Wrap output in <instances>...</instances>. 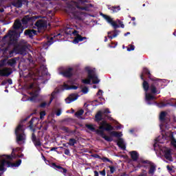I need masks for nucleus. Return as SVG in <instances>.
<instances>
[{
	"label": "nucleus",
	"instance_id": "obj_1",
	"mask_svg": "<svg viewBox=\"0 0 176 176\" xmlns=\"http://www.w3.org/2000/svg\"><path fill=\"white\" fill-rule=\"evenodd\" d=\"M37 19H42V16L25 15L21 19V21L16 19L12 26L14 30H9L8 34L3 38V41L8 38V41H10L8 44L13 45V43L17 42V40L20 38V35L23 34L24 31V26L23 25H25V27H32Z\"/></svg>",
	"mask_w": 176,
	"mask_h": 176
},
{
	"label": "nucleus",
	"instance_id": "obj_2",
	"mask_svg": "<svg viewBox=\"0 0 176 176\" xmlns=\"http://www.w3.org/2000/svg\"><path fill=\"white\" fill-rule=\"evenodd\" d=\"M85 127L91 131H96L98 135H100V137L105 140V141H107V142H112V141H113V139L111 137L107 136L104 133V130L105 131H112L113 130V126H112V125L108 123L105 120H103L100 123L99 129L96 130V128L93 124H86Z\"/></svg>",
	"mask_w": 176,
	"mask_h": 176
},
{
	"label": "nucleus",
	"instance_id": "obj_3",
	"mask_svg": "<svg viewBox=\"0 0 176 176\" xmlns=\"http://www.w3.org/2000/svg\"><path fill=\"white\" fill-rule=\"evenodd\" d=\"M85 71L87 72V78L82 80V82L84 83V85H90V83H91V80L94 85L100 83V80H98V77L97 75H96L94 70L90 69L89 67H85Z\"/></svg>",
	"mask_w": 176,
	"mask_h": 176
},
{
	"label": "nucleus",
	"instance_id": "obj_4",
	"mask_svg": "<svg viewBox=\"0 0 176 176\" xmlns=\"http://www.w3.org/2000/svg\"><path fill=\"white\" fill-rule=\"evenodd\" d=\"M15 135L16 144L21 145L25 142V133H24V129H23V125L19 124L15 129Z\"/></svg>",
	"mask_w": 176,
	"mask_h": 176
},
{
	"label": "nucleus",
	"instance_id": "obj_5",
	"mask_svg": "<svg viewBox=\"0 0 176 176\" xmlns=\"http://www.w3.org/2000/svg\"><path fill=\"white\" fill-rule=\"evenodd\" d=\"M160 85H162V80L160 81H154L148 84V90L151 94H160Z\"/></svg>",
	"mask_w": 176,
	"mask_h": 176
},
{
	"label": "nucleus",
	"instance_id": "obj_6",
	"mask_svg": "<svg viewBox=\"0 0 176 176\" xmlns=\"http://www.w3.org/2000/svg\"><path fill=\"white\" fill-rule=\"evenodd\" d=\"M149 74H151V72L149 71V69L146 67H144L143 71H142V72L140 75V79L142 80H143L142 87H143V89L145 91H149V82H148V81L145 80V78H144V75L148 76Z\"/></svg>",
	"mask_w": 176,
	"mask_h": 176
},
{
	"label": "nucleus",
	"instance_id": "obj_7",
	"mask_svg": "<svg viewBox=\"0 0 176 176\" xmlns=\"http://www.w3.org/2000/svg\"><path fill=\"white\" fill-rule=\"evenodd\" d=\"M111 135L119 138L117 142L118 146H119V148H121L122 151H126V146L124 145V142L123 141V139L120 138V137H122V133L117 131H111Z\"/></svg>",
	"mask_w": 176,
	"mask_h": 176
},
{
	"label": "nucleus",
	"instance_id": "obj_8",
	"mask_svg": "<svg viewBox=\"0 0 176 176\" xmlns=\"http://www.w3.org/2000/svg\"><path fill=\"white\" fill-rule=\"evenodd\" d=\"M34 25L36 27L38 32H41V30H46L47 28V21L45 19H36V21H34Z\"/></svg>",
	"mask_w": 176,
	"mask_h": 176
},
{
	"label": "nucleus",
	"instance_id": "obj_9",
	"mask_svg": "<svg viewBox=\"0 0 176 176\" xmlns=\"http://www.w3.org/2000/svg\"><path fill=\"white\" fill-rule=\"evenodd\" d=\"M7 165V167H19L21 164V160H18L15 163L6 161L3 160L0 162V166L5 167V165Z\"/></svg>",
	"mask_w": 176,
	"mask_h": 176
},
{
	"label": "nucleus",
	"instance_id": "obj_10",
	"mask_svg": "<svg viewBox=\"0 0 176 176\" xmlns=\"http://www.w3.org/2000/svg\"><path fill=\"white\" fill-rule=\"evenodd\" d=\"M100 16H102V17H103V19H104L107 23L111 24L112 27H113L114 30H116V28H119V27H120L116 22L113 21V19H112L111 16L103 13H100Z\"/></svg>",
	"mask_w": 176,
	"mask_h": 176
},
{
	"label": "nucleus",
	"instance_id": "obj_11",
	"mask_svg": "<svg viewBox=\"0 0 176 176\" xmlns=\"http://www.w3.org/2000/svg\"><path fill=\"white\" fill-rule=\"evenodd\" d=\"M38 32H39L34 29H28L25 30L24 35L25 36L30 38V39H34V36L38 35Z\"/></svg>",
	"mask_w": 176,
	"mask_h": 176
},
{
	"label": "nucleus",
	"instance_id": "obj_12",
	"mask_svg": "<svg viewBox=\"0 0 176 176\" xmlns=\"http://www.w3.org/2000/svg\"><path fill=\"white\" fill-rule=\"evenodd\" d=\"M160 120L162 123H168L170 122V118L167 117V112L162 111L160 114Z\"/></svg>",
	"mask_w": 176,
	"mask_h": 176
},
{
	"label": "nucleus",
	"instance_id": "obj_13",
	"mask_svg": "<svg viewBox=\"0 0 176 176\" xmlns=\"http://www.w3.org/2000/svg\"><path fill=\"white\" fill-rule=\"evenodd\" d=\"M164 156L166 160L169 162H173L174 160L173 159V155L171 153V149L168 148L164 151Z\"/></svg>",
	"mask_w": 176,
	"mask_h": 176
},
{
	"label": "nucleus",
	"instance_id": "obj_14",
	"mask_svg": "<svg viewBox=\"0 0 176 176\" xmlns=\"http://www.w3.org/2000/svg\"><path fill=\"white\" fill-rule=\"evenodd\" d=\"M72 71H74V69L72 67H69L64 72H60V74L64 76V78H71L73 75Z\"/></svg>",
	"mask_w": 176,
	"mask_h": 176
},
{
	"label": "nucleus",
	"instance_id": "obj_15",
	"mask_svg": "<svg viewBox=\"0 0 176 176\" xmlns=\"http://www.w3.org/2000/svg\"><path fill=\"white\" fill-rule=\"evenodd\" d=\"M87 39V37L86 36H82L80 34H76V36L74 37V39L73 41V43L75 45L79 43V42H82V41H86Z\"/></svg>",
	"mask_w": 176,
	"mask_h": 176
},
{
	"label": "nucleus",
	"instance_id": "obj_16",
	"mask_svg": "<svg viewBox=\"0 0 176 176\" xmlns=\"http://www.w3.org/2000/svg\"><path fill=\"white\" fill-rule=\"evenodd\" d=\"M10 75H12V71H10V69L6 67L0 69V76H10Z\"/></svg>",
	"mask_w": 176,
	"mask_h": 176
},
{
	"label": "nucleus",
	"instance_id": "obj_17",
	"mask_svg": "<svg viewBox=\"0 0 176 176\" xmlns=\"http://www.w3.org/2000/svg\"><path fill=\"white\" fill-rule=\"evenodd\" d=\"M25 1L23 0H12L11 4L12 6H14V8H20L23 6V3H24Z\"/></svg>",
	"mask_w": 176,
	"mask_h": 176
},
{
	"label": "nucleus",
	"instance_id": "obj_18",
	"mask_svg": "<svg viewBox=\"0 0 176 176\" xmlns=\"http://www.w3.org/2000/svg\"><path fill=\"white\" fill-rule=\"evenodd\" d=\"M146 101L148 105H151V101H153V100H156V97L155 96L152 95V94H148V91H146Z\"/></svg>",
	"mask_w": 176,
	"mask_h": 176
},
{
	"label": "nucleus",
	"instance_id": "obj_19",
	"mask_svg": "<svg viewBox=\"0 0 176 176\" xmlns=\"http://www.w3.org/2000/svg\"><path fill=\"white\" fill-rule=\"evenodd\" d=\"M78 94H72L69 95V96L66 99L67 104H71V102H73V101H76V100H78Z\"/></svg>",
	"mask_w": 176,
	"mask_h": 176
},
{
	"label": "nucleus",
	"instance_id": "obj_20",
	"mask_svg": "<svg viewBox=\"0 0 176 176\" xmlns=\"http://www.w3.org/2000/svg\"><path fill=\"white\" fill-rule=\"evenodd\" d=\"M119 32H120V31L116 29L113 32H108V38H109V39H113V38H116V36L119 35Z\"/></svg>",
	"mask_w": 176,
	"mask_h": 176
},
{
	"label": "nucleus",
	"instance_id": "obj_21",
	"mask_svg": "<svg viewBox=\"0 0 176 176\" xmlns=\"http://www.w3.org/2000/svg\"><path fill=\"white\" fill-rule=\"evenodd\" d=\"M101 120H104V118H102V112L99 111L95 116V122L99 123V122H101Z\"/></svg>",
	"mask_w": 176,
	"mask_h": 176
},
{
	"label": "nucleus",
	"instance_id": "obj_22",
	"mask_svg": "<svg viewBox=\"0 0 176 176\" xmlns=\"http://www.w3.org/2000/svg\"><path fill=\"white\" fill-rule=\"evenodd\" d=\"M17 60H19V58L16 57L9 59L7 62V64L10 65V67H15L17 64Z\"/></svg>",
	"mask_w": 176,
	"mask_h": 176
},
{
	"label": "nucleus",
	"instance_id": "obj_23",
	"mask_svg": "<svg viewBox=\"0 0 176 176\" xmlns=\"http://www.w3.org/2000/svg\"><path fill=\"white\" fill-rule=\"evenodd\" d=\"M28 47H27V45H23L19 46L17 49H18V53L19 54H25V52H27V49Z\"/></svg>",
	"mask_w": 176,
	"mask_h": 176
},
{
	"label": "nucleus",
	"instance_id": "obj_24",
	"mask_svg": "<svg viewBox=\"0 0 176 176\" xmlns=\"http://www.w3.org/2000/svg\"><path fill=\"white\" fill-rule=\"evenodd\" d=\"M30 96H32L30 97V101H32V102H36V98H38V96H39V94H38V91L31 92Z\"/></svg>",
	"mask_w": 176,
	"mask_h": 176
},
{
	"label": "nucleus",
	"instance_id": "obj_25",
	"mask_svg": "<svg viewBox=\"0 0 176 176\" xmlns=\"http://www.w3.org/2000/svg\"><path fill=\"white\" fill-rule=\"evenodd\" d=\"M131 157L133 162H137L138 160V157H140V155L135 151H133L131 152Z\"/></svg>",
	"mask_w": 176,
	"mask_h": 176
},
{
	"label": "nucleus",
	"instance_id": "obj_26",
	"mask_svg": "<svg viewBox=\"0 0 176 176\" xmlns=\"http://www.w3.org/2000/svg\"><path fill=\"white\" fill-rule=\"evenodd\" d=\"M52 167L54 168L55 170H63V174H67V168H63V166L60 165H56V163H52Z\"/></svg>",
	"mask_w": 176,
	"mask_h": 176
},
{
	"label": "nucleus",
	"instance_id": "obj_27",
	"mask_svg": "<svg viewBox=\"0 0 176 176\" xmlns=\"http://www.w3.org/2000/svg\"><path fill=\"white\" fill-rule=\"evenodd\" d=\"M109 10H111V13H118L119 10H120V6H112V7H108Z\"/></svg>",
	"mask_w": 176,
	"mask_h": 176
},
{
	"label": "nucleus",
	"instance_id": "obj_28",
	"mask_svg": "<svg viewBox=\"0 0 176 176\" xmlns=\"http://www.w3.org/2000/svg\"><path fill=\"white\" fill-rule=\"evenodd\" d=\"M64 87L66 90H77L78 89V86L76 85H68L67 84L64 85Z\"/></svg>",
	"mask_w": 176,
	"mask_h": 176
},
{
	"label": "nucleus",
	"instance_id": "obj_29",
	"mask_svg": "<svg viewBox=\"0 0 176 176\" xmlns=\"http://www.w3.org/2000/svg\"><path fill=\"white\" fill-rule=\"evenodd\" d=\"M155 171H156V166H155L153 163L150 166V168L148 170V174H152V175H153V174H155Z\"/></svg>",
	"mask_w": 176,
	"mask_h": 176
},
{
	"label": "nucleus",
	"instance_id": "obj_30",
	"mask_svg": "<svg viewBox=\"0 0 176 176\" xmlns=\"http://www.w3.org/2000/svg\"><path fill=\"white\" fill-rule=\"evenodd\" d=\"M148 79H150L151 80V82H158L160 80H161L159 78H155V76H153L151 73H149V74L147 76Z\"/></svg>",
	"mask_w": 176,
	"mask_h": 176
},
{
	"label": "nucleus",
	"instance_id": "obj_31",
	"mask_svg": "<svg viewBox=\"0 0 176 176\" xmlns=\"http://www.w3.org/2000/svg\"><path fill=\"white\" fill-rule=\"evenodd\" d=\"M75 144H76V139L70 138V139L69 140L68 144H69L70 146H74L75 145Z\"/></svg>",
	"mask_w": 176,
	"mask_h": 176
},
{
	"label": "nucleus",
	"instance_id": "obj_32",
	"mask_svg": "<svg viewBox=\"0 0 176 176\" xmlns=\"http://www.w3.org/2000/svg\"><path fill=\"white\" fill-rule=\"evenodd\" d=\"M85 113V111L83 109H80V111L75 113V116L79 118V116H82Z\"/></svg>",
	"mask_w": 176,
	"mask_h": 176
},
{
	"label": "nucleus",
	"instance_id": "obj_33",
	"mask_svg": "<svg viewBox=\"0 0 176 176\" xmlns=\"http://www.w3.org/2000/svg\"><path fill=\"white\" fill-rule=\"evenodd\" d=\"M60 130H62V131H64L65 133H72L71 131H69V129L65 126H61Z\"/></svg>",
	"mask_w": 176,
	"mask_h": 176
},
{
	"label": "nucleus",
	"instance_id": "obj_34",
	"mask_svg": "<svg viewBox=\"0 0 176 176\" xmlns=\"http://www.w3.org/2000/svg\"><path fill=\"white\" fill-rule=\"evenodd\" d=\"M77 9H80V10H86V12H89V7H80L79 5L76 6Z\"/></svg>",
	"mask_w": 176,
	"mask_h": 176
},
{
	"label": "nucleus",
	"instance_id": "obj_35",
	"mask_svg": "<svg viewBox=\"0 0 176 176\" xmlns=\"http://www.w3.org/2000/svg\"><path fill=\"white\" fill-rule=\"evenodd\" d=\"M35 146H41L42 144L41 143V140L38 138L35 142H33Z\"/></svg>",
	"mask_w": 176,
	"mask_h": 176
},
{
	"label": "nucleus",
	"instance_id": "obj_36",
	"mask_svg": "<svg viewBox=\"0 0 176 176\" xmlns=\"http://www.w3.org/2000/svg\"><path fill=\"white\" fill-rule=\"evenodd\" d=\"M102 162H108L109 163H111V164H113V162L109 160V158L107 157H102Z\"/></svg>",
	"mask_w": 176,
	"mask_h": 176
},
{
	"label": "nucleus",
	"instance_id": "obj_37",
	"mask_svg": "<svg viewBox=\"0 0 176 176\" xmlns=\"http://www.w3.org/2000/svg\"><path fill=\"white\" fill-rule=\"evenodd\" d=\"M6 157V158L8 160H13V159H14V156H13V154L11 155H4Z\"/></svg>",
	"mask_w": 176,
	"mask_h": 176
},
{
	"label": "nucleus",
	"instance_id": "obj_38",
	"mask_svg": "<svg viewBox=\"0 0 176 176\" xmlns=\"http://www.w3.org/2000/svg\"><path fill=\"white\" fill-rule=\"evenodd\" d=\"M170 144H171V145H173V146H174V148H176V140H175V138H174V137L172 138Z\"/></svg>",
	"mask_w": 176,
	"mask_h": 176
},
{
	"label": "nucleus",
	"instance_id": "obj_39",
	"mask_svg": "<svg viewBox=\"0 0 176 176\" xmlns=\"http://www.w3.org/2000/svg\"><path fill=\"white\" fill-rule=\"evenodd\" d=\"M170 103H164L163 102H160V104H159V107L160 108H164V107H167V105H169Z\"/></svg>",
	"mask_w": 176,
	"mask_h": 176
},
{
	"label": "nucleus",
	"instance_id": "obj_40",
	"mask_svg": "<svg viewBox=\"0 0 176 176\" xmlns=\"http://www.w3.org/2000/svg\"><path fill=\"white\" fill-rule=\"evenodd\" d=\"M109 168H110L111 174H113V173H115V171H116V168H115V166H109Z\"/></svg>",
	"mask_w": 176,
	"mask_h": 176
},
{
	"label": "nucleus",
	"instance_id": "obj_41",
	"mask_svg": "<svg viewBox=\"0 0 176 176\" xmlns=\"http://www.w3.org/2000/svg\"><path fill=\"white\" fill-rule=\"evenodd\" d=\"M82 92L84 94H87V93H89V88H87V87H83L82 89Z\"/></svg>",
	"mask_w": 176,
	"mask_h": 176
},
{
	"label": "nucleus",
	"instance_id": "obj_42",
	"mask_svg": "<svg viewBox=\"0 0 176 176\" xmlns=\"http://www.w3.org/2000/svg\"><path fill=\"white\" fill-rule=\"evenodd\" d=\"M135 49V46H134L133 45H130L129 47L127 48V51L131 52V51L134 50Z\"/></svg>",
	"mask_w": 176,
	"mask_h": 176
},
{
	"label": "nucleus",
	"instance_id": "obj_43",
	"mask_svg": "<svg viewBox=\"0 0 176 176\" xmlns=\"http://www.w3.org/2000/svg\"><path fill=\"white\" fill-rule=\"evenodd\" d=\"M38 138H36V135L34 133L32 134V142H35Z\"/></svg>",
	"mask_w": 176,
	"mask_h": 176
},
{
	"label": "nucleus",
	"instance_id": "obj_44",
	"mask_svg": "<svg viewBox=\"0 0 176 176\" xmlns=\"http://www.w3.org/2000/svg\"><path fill=\"white\" fill-rule=\"evenodd\" d=\"M87 3V0H78V5H85V3Z\"/></svg>",
	"mask_w": 176,
	"mask_h": 176
},
{
	"label": "nucleus",
	"instance_id": "obj_45",
	"mask_svg": "<svg viewBox=\"0 0 176 176\" xmlns=\"http://www.w3.org/2000/svg\"><path fill=\"white\" fill-rule=\"evenodd\" d=\"M64 153H65V155H66L67 156H70V155H71V152L69 151V149H68V148H65V149Z\"/></svg>",
	"mask_w": 176,
	"mask_h": 176
},
{
	"label": "nucleus",
	"instance_id": "obj_46",
	"mask_svg": "<svg viewBox=\"0 0 176 176\" xmlns=\"http://www.w3.org/2000/svg\"><path fill=\"white\" fill-rule=\"evenodd\" d=\"M6 65V60L5 59L0 61V67Z\"/></svg>",
	"mask_w": 176,
	"mask_h": 176
},
{
	"label": "nucleus",
	"instance_id": "obj_47",
	"mask_svg": "<svg viewBox=\"0 0 176 176\" xmlns=\"http://www.w3.org/2000/svg\"><path fill=\"white\" fill-rule=\"evenodd\" d=\"M46 116V112L45 111H41L40 112V119H43V116Z\"/></svg>",
	"mask_w": 176,
	"mask_h": 176
},
{
	"label": "nucleus",
	"instance_id": "obj_48",
	"mask_svg": "<svg viewBox=\"0 0 176 176\" xmlns=\"http://www.w3.org/2000/svg\"><path fill=\"white\" fill-rule=\"evenodd\" d=\"M92 156L93 157H95V159H100V160L102 159L98 154H94Z\"/></svg>",
	"mask_w": 176,
	"mask_h": 176
},
{
	"label": "nucleus",
	"instance_id": "obj_49",
	"mask_svg": "<svg viewBox=\"0 0 176 176\" xmlns=\"http://www.w3.org/2000/svg\"><path fill=\"white\" fill-rule=\"evenodd\" d=\"M142 163H143L144 164H150V165L153 164L152 162H151L148 160H144L142 162Z\"/></svg>",
	"mask_w": 176,
	"mask_h": 176
},
{
	"label": "nucleus",
	"instance_id": "obj_50",
	"mask_svg": "<svg viewBox=\"0 0 176 176\" xmlns=\"http://www.w3.org/2000/svg\"><path fill=\"white\" fill-rule=\"evenodd\" d=\"M6 171V169L5 168V166H2L0 165V172L5 173Z\"/></svg>",
	"mask_w": 176,
	"mask_h": 176
},
{
	"label": "nucleus",
	"instance_id": "obj_51",
	"mask_svg": "<svg viewBox=\"0 0 176 176\" xmlns=\"http://www.w3.org/2000/svg\"><path fill=\"white\" fill-rule=\"evenodd\" d=\"M46 105H47V103L45 102H44L41 103L39 105V107H40V108H45V107H46Z\"/></svg>",
	"mask_w": 176,
	"mask_h": 176
},
{
	"label": "nucleus",
	"instance_id": "obj_52",
	"mask_svg": "<svg viewBox=\"0 0 176 176\" xmlns=\"http://www.w3.org/2000/svg\"><path fill=\"white\" fill-rule=\"evenodd\" d=\"M56 115V116H60L61 115V109H60L57 110Z\"/></svg>",
	"mask_w": 176,
	"mask_h": 176
},
{
	"label": "nucleus",
	"instance_id": "obj_53",
	"mask_svg": "<svg viewBox=\"0 0 176 176\" xmlns=\"http://www.w3.org/2000/svg\"><path fill=\"white\" fill-rule=\"evenodd\" d=\"M50 98H52V100H54V98H56V92L52 93Z\"/></svg>",
	"mask_w": 176,
	"mask_h": 176
},
{
	"label": "nucleus",
	"instance_id": "obj_54",
	"mask_svg": "<svg viewBox=\"0 0 176 176\" xmlns=\"http://www.w3.org/2000/svg\"><path fill=\"white\" fill-rule=\"evenodd\" d=\"M100 174L102 176L106 175L105 169H103L102 171H100Z\"/></svg>",
	"mask_w": 176,
	"mask_h": 176
},
{
	"label": "nucleus",
	"instance_id": "obj_55",
	"mask_svg": "<svg viewBox=\"0 0 176 176\" xmlns=\"http://www.w3.org/2000/svg\"><path fill=\"white\" fill-rule=\"evenodd\" d=\"M96 96H102V90L99 89L96 94Z\"/></svg>",
	"mask_w": 176,
	"mask_h": 176
},
{
	"label": "nucleus",
	"instance_id": "obj_56",
	"mask_svg": "<svg viewBox=\"0 0 176 176\" xmlns=\"http://www.w3.org/2000/svg\"><path fill=\"white\" fill-rule=\"evenodd\" d=\"M7 83H8V85H12L13 83V81L12 80L11 78H8L7 80H6Z\"/></svg>",
	"mask_w": 176,
	"mask_h": 176
},
{
	"label": "nucleus",
	"instance_id": "obj_57",
	"mask_svg": "<svg viewBox=\"0 0 176 176\" xmlns=\"http://www.w3.org/2000/svg\"><path fill=\"white\" fill-rule=\"evenodd\" d=\"M103 113H111V111H109V109H105Z\"/></svg>",
	"mask_w": 176,
	"mask_h": 176
},
{
	"label": "nucleus",
	"instance_id": "obj_58",
	"mask_svg": "<svg viewBox=\"0 0 176 176\" xmlns=\"http://www.w3.org/2000/svg\"><path fill=\"white\" fill-rule=\"evenodd\" d=\"M118 23H119L121 28H124V24H123V22L119 21Z\"/></svg>",
	"mask_w": 176,
	"mask_h": 176
},
{
	"label": "nucleus",
	"instance_id": "obj_59",
	"mask_svg": "<svg viewBox=\"0 0 176 176\" xmlns=\"http://www.w3.org/2000/svg\"><path fill=\"white\" fill-rule=\"evenodd\" d=\"M104 118H107V119H108L109 120H112V117L109 115H104Z\"/></svg>",
	"mask_w": 176,
	"mask_h": 176
},
{
	"label": "nucleus",
	"instance_id": "obj_60",
	"mask_svg": "<svg viewBox=\"0 0 176 176\" xmlns=\"http://www.w3.org/2000/svg\"><path fill=\"white\" fill-rule=\"evenodd\" d=\"M52 44H53V42L49 40L46 43L47 46H50V45H52Z\"/></svg>",
	"mask_w": 176,
	"mask_h": 176
},
{
	"label": "nucleus",
	"instance_id": "obj_61",
	"mask_svg": "<svg viewBox=\"0 0 176 176\" xmlns=\"http://www.w3.org/2000/svg\"><path fill=\"white\" fill-rule=\"evenodd\" d=\"M30 127H32V125L34 124V119L30 120L29 122Z\"/></svg>",
	"mask_w": 176,
	"mask_h": 176
},
{
	"label": "nucleus",
	"instance_id": "obj_62",
	"mask_svg": "<svg viewBox=\"0 0 176 176\" xmlns=\"http://www.w3.org/2000/svg\"><path fill=\"white\" fill-rule=\"evenodd\" d=\"M78 34H79V32H78V30H74L73 32V34L74 35V36H76V35H78Z\"/></svg>",
	"mask_w": 176,
	"mask_h": 176
},
{
	"label": "nucleus",
	"instance_id": "obj_63",
	"mask_svg": "<svg viewBox=\"0 0 176 176\" xmlns=\"http://www.w3.org/2000/svg\"><path fill=\"white\" fill-rule=\"evenodd\" d=\"M148 175V174L146 173H140L139 175H138V176H147Z\"/></svg>",
	"mask_w": 176,
	"mask_h": 176
},
{
	"label": "nucleus",
	"instance_id": "obj_64",
	"mask_svg": "<svg viewBox=\"0 0 176 176\" xmlns=\"http://www.w3.org/2000/svg\"><path fill=\"white\" fill-rule=\"evenodd\" d=\"M94 175L98 176V172L97 170H94Z\"/></svg>",
	"mask_w": 176,
	"mask_h": 176
}]
</instances>
